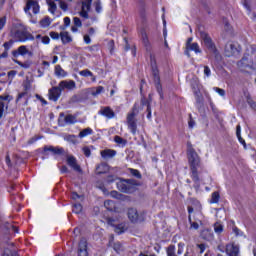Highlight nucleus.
<instances>
[{"label": "nucleus", "mask_w": 256, "mask_h": 256, "mask_svg": "<svg viewBox=\"0 0 256 256\" xmlns=\"http://www.w3.org/2000/svg\"><path fill=\"white\" fill-rule=\"evenodd\" d=\"M55 75L56 77H67V73L63 70L61 65L55 66Z\"/></svg>", "instance_id": "obj_25"}, {"label": "nucleus", "mask_w": 256, "mask_h": 256, "mask_svg": "<svg viewBox=\"0 0 256 256\" xmlns=\"http://www.w3.org/2000/svg\"><path fill=\"white\" fill-rule=\"evenodd\" d=\"M49 11L52 13V15H55V11H57V4L53 1H48Z\"/></svg>", "instance_id": "obj_33"}, {"label": "nucleus", "mask_w": 256, "mask_h": 256, "mask_svg": "<svg viewBox=\"0 0 256 256\" xmlns=\"http://www.w3.org/2000/svg\"><path fill=\"white\" fill-rule=\"evenodd\" d=\"M14 41L10 40L8 42L4 43V49H6V51H9V49L11 48V46L13 45Z\"/></svg>", "instance_id": "obj_56"}, {"label": "nucleus", "mask_w": 256, "mask_h": 256, "mask_svg": "<svg viewBox=\"0 0 256 256\" xmlns=\"http://www.w3.org/2000/svg\"><path fill=\"white\" fill-rule=\"evenodd\" d=\"M62 117H64V123H66V125H74V123H77V117L71 114L65 116L64 113H60V119H62Z\"/></svg>", "instance_id": "obj_19"}, {"label": "nucleus", "mask_w": 256, "mask_h": 256, "mask_svg": "<svg viewBox=\"0 0 256 256\" xmlns=\"http://www.w3.org/2000/svg\"><path fill=\"white\" fill-rule=\"evenodd\" d=\"M101 115H104V117H107L108 119H113L115 117V112L109 108L105 107L102 110H100Z\"/></svg>", "instance_id": "obj_21"}, {"label": "nucleus", "mask_w": 256, "mask_h": 256, "mask_svg": "<svg viewBox=\"0 0 256 256\" xmlns=\"http://www.w3.org/2000/svg\"><path fill=\"white\" fill-rule=\"evenodd\" d=\"M25 97H27V92H21L20 94H18V97L16 99V103H19V101H21Z\"/></svg>", "instance_id": "obj_55"}, {"label": "nucleus", "mask_w": 256, "mask_h": 256, "mask_svg": "<svg viewBox=\"0 0 256 256\" xmlns=\"http://www.w3.org/2000/svg\"><path fill=\"white\" fill-rule=\"evenodd\" d=\"M204 75L205 77H211V68L209 66H204Z\"/></svg>", "instance_id": "obj_53"}, {"label": "nucleus", "mask_w": 256, "mask_h": 256, "mask_svg": "<svg viewBox=\"0 0 256 256\" xmlns=\"http://www.w3.org/2000/svg\"><path fill=\"white\" fill-rule=\"evenodd\" d=\"M54 1H59L60 9H62V11H67L68 5L63 0H54ZM69 1H73V0H69Z\"/></svg>", "instance_id": "obj_42"}, {"label": "nucleus", "mask_w": 256, "mask_h": 256, "mask_svg": "<svg viewBox=\"0 0 256 256\" xmlns=\"http://www.w3.org/2000/svg\"><path fill=\"white\" fill-rule=\"evenodd\" d=\"M202 239H205V241H213V232H211L210 229H204L201 232Z\"/></svg>", "instance_id": "obj_23"}, {"label": "nucleus", "mask_w": 256, "mask_h": 256, "mask_svg": "<svg viewBox=\"0 0 256 256\" xmlns=\"http://www.w3.org/2000/svg\"><path fill=\"white\" fill-rule=\"evenodd\" d=\"M184 248H185V243L183 242L178 243L177 255H182Z\"/></svg>", "instance_id": "obj_48"}, {"label": "nucleus", "mask_w": 256, "mask_h": 256, "mask_svg": "<svg viewBox=\"0 0 256 256\" xmlns=\"http://www.w3.org/2000/svg\"><path fill=\"white\" fill-rule=\"evenodd\" d=\"M214 231L217 235H221L223 233V225L219 222L214 223Z\"/></svg>", "instance_id": "obj_30"}, {"label": "nucleus", "mask_w": 256, "mask_h": 256, "mask_svg": "<svg viewBox=\"0 0 256 256\" xmlns=\"http://www.w3.org/2000/svg\"><path fill=\"white\" fill-rule=\"evenodd\" d=\"M72 211H73V213H76V215H79V213H81L83 211V206L79 203H75L73 205Z\"/></svg>", "instance_id": "obj_31"}, {"label": "nucleus", "mask_w": 256, "mask_h": 256, "mask_svg": "<svg viewBox=\"0 0 256 256\" xmlns=\"http://www.w3.org/2000/svg\"><path fill=\"white\" fill-rule=\"evenodd\" d=\"M94 7H95L96 13H101V11H103V6H101V0H96L94 2Z\"/></svg>", "instance_id": "obj_37"}, {"label": "nucleus", "mask_w": 256, "mask_h": 256, "mask_svg": "<svg viewBox=\"0 0 256 256\" xmlns=\"http://www.w3.org/2000/svg\"><path fill=\"white\" fill-rule=\"evenodd\" d=\"M197 247L200 250V254L205 253V244H197Z\"/></svg>", "instance_id": "obj_63"}, {"label": "nucleus", "mask_w": 256, "mask_h": 256, "mask_svg": "<svg viewBox=\"0 0 256 256\" xmlns=\"http://www.w3.org/2000/svg\"><path fill=\"white\" fill-rule=\"evenodd\" d=\"M225 253L228 256H239V246L234 243L227 244Z\"/></svg>", "instance_id": "obj_13"}, {"label": "nucleus", "mask_w": 256, "mask_h": 256, "mask_svg": "<svg viewBox=\"0 0 256 256\" xmlns=\"http://www.w3.org/2000/svg\"><path fill=\"white\" fill-rule=\"evenodd\" d=\"M210 203H219V192L212 193Z\"/></svg>", "instance_id": "obj_41"}, {"label": "nucleus", "mask_w": 256, "mask_h": 256, "mask_svg": "<svg viewBox=\"0 0 256 256\" xmlns=\"http://www.w3.org/2000/svg\"><path fill=\"white\" fill-rule=\"evenodd\" d=\"M141 105L142 107L147 106V109H149V107H151V102L147 100V98L143 97L141 98Z\"/></svg>", "instance_id": "obj_43"}, {"label": "nucleus", "mask_w": 256, "mask_h": 256, "mask_svg": "<svg viewBox=\"0 0 256 256\" xmlns=\"http://www.w3.org/2000/svg\"><path fill=\"white\" fill-rule=\"evenodd\" d=\"M104 207L108 210V211H113V209H115V202H113L112 200H106L104 202Z\"/></svg>", "instance_id": "obj_29"}, {"label": "nucleus", "mask_w": 256, "mask_h": 256, "mask_svg": "<svg viewBox=\"0 0 256 256\" xmlns=\"http://www.w3.org/2000/svg\"><path fill=\"white\" fill-rule=\"evenodd\" d=\"M251 0H244L243 5L247 11H251V5L249 4Z\"/></svg>", "instance_id": "obj_58"}, {"label": "nucleus", "mask_w": 256, "mask_h": 256, "mask_svg": "<svg viewBox=\"0 0 256 256\" xmlns=\"http://www.w3.org/2000/svg\"><path fill=\"white\" fill-rule=\"evenodd\" d=\"M5 107L7 109V105H5V102L0 101V119L3 117V111H5Z\"/></svg>", "instance_id": "obj_51"}, {"label": "nucleus", "mask_w": 256, "mask_h": 256, "mask_svg": "<svg viewBox=\"0 0 256 256\" xmlns=\"http://www.w3.org/2000/svg\"><path fill=\"white\" fill-rule=\"evenodd\" d=\"M41 27H49L51 25V20L46 17L40 21Z\"/></svg>", "instance_id": "obj_38"}, {"label": "nucleus", "mask_w": 256, "mask_h": 256, "mask_svg": "<svg viewBox=\"0 0 256 256\" xmlns=\"http://www.w3.org/2000/svg\"><path fill=\"white\" fill-rule=\"evenodd\" d=\"M108 49H109L110 53H113V51L115 50V41L110 40L108 42Z\"/></svg>", "instance_id": "obj_52"}, {"label": "nucleus", "mask_w": 256, "mask_h": 256, "mask_svg": "<svg viewBox=\"0 0 256 256\" xmlns=\"http://www.w3.org/2000/svg\"><path fill=\"white\" fill-rule=\"evenodd\" d=\"M58 87L61 89V91H65V89H68V91H71L73 89H75L76 85H75V81L73 80H63L59 83Z\"/></svg>", "instance_id": "obj_15"}, {"label": "nucleus", "mask_w": 256, "mask_h": 256, "mask_svg": "<svg viewBox=\"0 0 256 256\" xmlns=\"http://www.w3.org/2000/svg\"><path fill=\"white\" fill-rule=\"evenodd\" d=\"M197 105H203V96H200L198 92H195Z\"/></svg>", "instance_id": "obj_46"}, {"label": "nucleus", "mask_w": 256, "mask_h": 256, "mask_svg": "<svg viewBox=\"0 0 256 256\" xmlns=\"http://www.w3.org/2000/svg\"><path fill=\"white\" fill-rule=\"evenodd\" d=\"M114 231H115V233H117L118 235H121V233H125V225H124V224H118V225H116Z\"/></svg>", "instance_id": "obj_35"}, {"label": "nucleus", "mask_w": 256, "mask_h": 256, "mask_svg": "<svg viewBox=\"0 0 256 256\" xmlns=\"http://www.w3.org/2000/svg\"><path fill=\"white\" fill-rule=\"evenodd\" d=\"M239 53V49L233 43H227L225 46V55L226 57H233V55H237Z\"/></svg>", "instance_id": "obj_12"}, {"label": "nucleus", "mask_w": 256, "mask_h": 256, "mask_svg": "<svg viewBox=\"0 0 256 256\" xmlns=\"http://www.w3.org/2000/svg\"><path fill=\"white\" fill-rule=\"evenodd\" d=\"M91 3H93V0H82L80 17H83L84 19H89V11H91Z\"/></svg>", "instance_id": "obj_7"}, {"label": "nucleus", "mask_w": 256, "mask_h": 256, "mask_svg": "<svg viewBox=\"0 0 256 256\" xmlns=\"http://www.w3.org/2000/svg\"><path fill=\"white\" fill-rule=\"evenodd\" d=\"M236 135H237V138L239 139V141H241V126L238 125L236 127Z\"/></svg>", "instance_id": "obj_61"}, {"label": "nucleus", "mask_w": 256, "mask_h": 256, "mask_svg": "<svg viewBox=\"0 0 256 256\" xmlns=\"http://www.w3.org/2000/svg\"><path fill=\"white\" fill-rule=\"evenodd\" d=\"M61 88L59 86L52 87L48 92V97L50 101H59V97H61Z\"/></svg>", "instance_id": "obj_10"}, {"label": "nucleus", "mask_w": 256, "mask_h": 256, "mask_svg": "<svg viewBox=\"0 0 256 256\" xmlns=\"http://www.w3.org/2000/svg\"><path fill=\"white\" fill-rule=\"evenodd\" d=\"M217 249L220 251V253H225L226 246L223 244H218Z\"/></svg>", "instance_id": "obj_62"}, {"label": "nucleus", "mask_w": 256, "mask_h": 256, "mask_svg": "<svg viewBox=\"0 0 256 256\" xmlns=\"http://www.w3.org/2000/svg\"><path fill=\"white\" fill-rule=\"evenodd\" d=\"M82 151H83L85 157H91V148H89V146L83 147Z\"/></svg>", "instance_id": "obj_44"}, {"label": "nucleus", "mask_w": 256, "mask_h": 256, "mask_svg": "<svg viewBox=\"0 0 256 256\" xmlns=\"http://www.w3.org/2000/svg\"><path fill=\"white\" fill-rule=\"evenodd\" d=\"M130 173L131 175H133V177H136L137 179H141V173L138 170L130 169Z\"/></svg>", "instance_id": "obj_49"}, {"label": "nucleus", "mask_w": 256, "mask_h": 256, "mask_svg": "<svg viewBox=\"0 0 256 256\" xmlns=\"http://www.w3.org/2000/svg\"><path fill=\"white\" fill-rule=\"evenodd\" d=\"M100 155L103 159H113V157H115V155H117V151L111 150V149H106V150H102L100 152Z\"/></svg>", "instance_id": "obj_20"}, {"label": "nucleus", "mask_w": 256, "mask_h": 256, "mask_svg": "<svg viewBox=\"0 0 256 256\" xmlns=\"http://www.w3.org/2000/svg\"><path fill=\"white\" fill-rule=\"evenodd\" d=\"M10 37L15 39V41H19L21 43H25V41H33L35 37L27 31V28L23 25H15L10 31Z\"/></svg>", "instance_id": "obj_2"}, {"label": "nucleus", "mask_w": 256, "mask_h": 256, "mask_svg": "<svg viewBox=\"0 0 256 256\" xmlns=\"http://www.w3.org/2000/svg\"><path fill=\"white\" fill-rule=\"evenodd\" d=\"M127 215H128V219H130L132 223H137V221H141V218L139 217V213L135 208H129Z\"/></svg>", "instance_id": "obj_16"}, {"label": "nucleus", "mask_w": 256, "mask_h": 256, "mask_svg": "<svg viewBox=\"0 0 256 256\" xmlns=\"http://www.w3.org/2000/svg\"><path fill=\"white\" fill-rule=\"evenodd\" d=\"M142 41L144 47H146V51H151V43H149V38L147 37V33L142 32Z\"/></svg>", "instance_id": "obj_24"}, {"label": "nucleus", "mask_w": 256, "mask_h": 256, "mask_svg": "<svg viewBox=\"0 0 256 256\" xmlns=\"http://www.w3.org/2000/svg\"><path fill=\"white\" fill-rule=\"evenodd\" d=\"M79 75H81L82 77H93V72L86 69L80 71Z\"/></svg>", "instance_id": "obj_39"}, {"label": "nucleus", "mask_w": 256, "mask_h": 256, "mask_svg": "<svg viewBox=\"0 0 256 256\" xmlns=\"http://www.w3.org/2000/svg\"><path fill=\"white\" fill-rule=\"evenodd\" d=\"M0 101H8V103H9V101H13V96H11V95H1L0 96Z\"/></svg>", "instance_id": "obj_50"}, {"label": "nucleus", "mask_w": 256, "mask_h": 256, "mask_svg": "<svg viewBox=\"0 0 256 256\" xmlns=\"http://www.w3.org/2000/svg\"><path fill=\"white\" fill-rule=\"evenodd\" d=\"M5 23H7V18L6 17L0 18V31L5 27Z\"/></svg>", "instance_id": "obj_57"}, {"label": "nucleus", "mask_w": 256, "mask_h": 256, "mask_svg": "<svg viewBox=\"0 0 256 256\" xmlns=\"http://www.w3.org/2000/svg\"><path fill=\"white\" fill-rule=\"evenodd\" d=\"M198 33H199L200 38L202 39L205 47H207V49H209L210 51H213V53H215V51H217V49L215 48V44L213 43L211 36H209V34L206 31L201 30V28L198 30Z\"/></svg>", "instance_id": "obj_4"}, {"label": "nucleus", "mask_w": 256, "mask_h": 256, "mask_svg": "<svg viewBox=\"0 0 256 256\" xmlns=\"http://www.w3.org/2000/svg\"><path fill=\"white\" fill-rule=\"evenodd\" d=\"M73 23L75 27H82L83 23L81 22V19L78 17L73 18Z\"/></svg>", "instance_id": "obj_45"}, {"label": "nucleus", "mask_w": 256, "mask_h": 256, "mask_svg": "<svg viewBox=\"0 0 256 256\" xmlns=\"http://www.w3.org/2000/svg\"><path fill=\"white\" fill-rule=\"evenodd\" d=\"M105 88L103 86H98L95 91H92L93 97H97V95H101Z\"/></svg>", "instance_id": "obj_40"}, {"label": "nucleus", "mask_w": 256, "mask_h": 256, "mask_svg": "<svg viewBox=\"0 0 256 256\" xmlns=\"http://www.w3.org/2000/svg\"><path fill=\"white\" fill-rule=\"evenodd\" d=\"M112 247L116 253H121V251H123V244H121V242L113 243Z\"/></svg>", "instance_id": "obj_34"}, {"label": "nucleus", "mask_w": 256, "mask_h": 256, "mask_svg": "<svg viewBox=\"0 0 256 256\" xmlns=\"http://www.w3.org/2000/svg\"><path fill=\"white\" fill-rule=\"evenodd\" d=\"M13 57H19V55L25 56V55H32L31 52L27 49V46H20L18 49L12 51Z\"/></svg>", "instance_id": "obj_17"}, {"label": "nucleus", "mask_w": 256, "mask_h": 256, "mask_svg": "<svg viewBox=\"0 0 256 256\" xmlns=\"http://www.w3.org/2000/svg\"><path fill=\"white\" fill-rule=\"evenodd\" d=\"M31 9L33 10L34 15H37L39 13V3L33 0H28L26 3V6L24 7L25 13H28L31 17Z\"/></svg>", "instance_id": "obj_9"}, {"label": "nucleus", "mask_w": 256, "mask_h": 256, "mask_svg": "<svg viewBox=\"0 0 256 256\" xmlns=\"http://www.w3.org/2000/svg\"><path fill=\"white\" fill-rule=\"evenodd\" d=\"M89 135H93V129L86 128V129H83L82 131H80L78 137H80V139H83L84 137H87Z\"/></svg>", "instance_id": "obj_26"}, {"label": "nucleus", "mask_w": 256, "mask_h": 256, "mask_svg": "<svg viewBox=\"0 0 256 256\" xmlns=\"http://www.w3.org/2000/svg\"><path fill=\"white\" fill-rule=\"evenodd\" d=\"M61 41L62 43H71L72 39L71 36H69L68 32H62L60 33Z\"/></svg>", "instance_id": "obj_27"}, {"label": "nucleus", "mask_w": 256, "mask_h": 256, "mask_svg": "<svg viewBox=\"0 0 256 256\" xmlns=\"http://www.w3.org/2000/svg\"><path fill=\"white\" fill-rule=\"evenodd\" d=\"M240 69H253V59L249 57V54H245L238 62Z\"/></svg>", "instance_id": "obj_8"}, {"label": "nucleus", "mask_w": 256, "mask_h": 256, "mask_svg": "<svg viewBox=\"0 0 256 256\" xmlns=\"http://www.w3.org/2000/svg\"><path fill=\"white\" fill-rule=\"evenodd\" d=\"M78 256H89L87 252V239L82 238L78 245Z\"/></svg>", "instance_id": "obj_14"}, {"label": "nucleus", "mask_w": 256, "mask_h": 256, "mask_svg": "<svg viewBox=\"0 0 256 256\" xmlns=\"http://www.w3.org/2000/svg\"><path fill=\"white\" fill-rule=\"evenodd\" d=\"M109 171V165L107 163H101L96 167V174L97 175H103Z\"/></svg>", "instance_id": "obj_22"}, {"label": "nucleus", "mask_w": 256, "mask_h": 256, "mask_svg": "<svg viewBox=\"0 0 256 256\" xmlns=\"http://www.w3.org/2000/svg\"><path fill=\"white\" fill-rule=\"evenodd\" d=\"M224 29L227 32L231 31V25L229 24V22L227 20H224Z\"/></svg>", "instance_id": "obj_60"}, {"label": "nucleus", "mask_w": 256, "mask_h": 256, "mask_svg": "<svg viewBox=\"0 0 256 256\" xmlns=\"http://www.w3.org/2000/svg\"><path fill=\"white\" fill-rule=\"evenodd\" d=\"M186 49H189L190 51H194L195 53H201V48H199L198 43H192Z\"/></svg>", "instance_id": "obj_28"}, {"label": "nucleus", "mask_w": 256, "mask_h": 256, "mask_svg": "<svg viewBox=\"0 0 256 256\" xmlns=\"http://www.w3.org/2000/svg\"><path fill=\"white\" fill-rule=\"evenodd\" d=\"M138 185L135 179H123L117 182V188L121 193H135Z\"/></svg>", "instance_id": "obj_3"}, {"label": "nucleus", "mask_w": 256, "mask_h": 256, "mask_svg": "<svg viewBox=\"0 0 256 256\" xmlns=\"http://www.w3.org/2000/svg\"><path fill=\"white\" fill-rule=\"evenodd\" d=\"M50 37L52 39H59V33H57V32H50Z\"/></svg>", "instance_id": "obj_64"}, {"label": "nucleus", "mask_w": 256, "mask_h": 256, "mask_svg": "<svg viewBox=\"0 0 256 256\" xmlns=\"http://www.w3.org/2000/svg\"><path fill=\"white\" fill-rule=\"evenodd\" d=\"M51 41V39L49 38V36H44L42 37V40L41 42L44 44V45H49V42Z\"/></svg>", "instance_id": "obj_59"}, {"label": "nucleus", "mask_w": 256, "mask_h": 256, "mask_svg": "<svg viewBox=\"0 0 256 256\" xmlns=\"http://www.w3.org/2000/svg\"><path fill=\"white\" fill-rule=\"evenodd\" d=\"M114 141L115 143H117V145H122V147H124V145H127V140L123 139L120 136H115Z\"/></svg>", "instance_id": "obj_36"}, {"label": "nucleus", "mask_w": 256, "mask_h": 256, "mask_svg": "<svg viewBox=\"0 0 256 256\" xmlns=\"http://www.w3.org/2000/svg\"><path fill=\"white\" fill-rule=\"evenodd\" d=\"M137 105H134L132 112L128 114L127 116V123L129 129H131L132 133H135L137 131V122L135 121V117H137Z\"/></svg>", "instance_id": "obj_5"}, {"label": "nucleus", "mask_w": 256, "mask_h": 256, "mask_svg": "<svg viewBox=\"0 0 256 256\" xmlns=\"http://www.w3.org/2000/svg\"><path fill=\"white\" fill-rule=\"evenodd\" d=\"M187 157L188 163L190 165L191 178L192 181L196 184V187H199V168L201 167V157L197 154V151L193 149L191 142L187 143Z\"/></svg>", "instance_id": "obj_1"}, {"label": "nucleus", "mask_w": 256, "mask_h": 256, "mask_svg": "<svg viewBox=\"0 0 256 256\" xmlns=\"http://www.w3.org/2000/svg\"><path fill=\"white\" fill-rule=\"evenodd\" d=\"M184 256H195V248H193V246H191V245H188L186 247V252H185Z\"/></svg>", "instance_id": "obj_32"}, {"label": "nucleus", "mask_w": 256, "mask_h": 256, "mask_svg": "<svg viewBox=\"0 0 256 256\" xmlns=\"http://www.w3.org/2000/svg\"><path fill=\"white\" fill-rule=\"evenodd\" d=\"M67 163H68L69 167H72V169H74V171L81 172V166H79V164H77V159L75 157L68 156Z\"/></svg>", "instance_id": "obj_18"}, {"label": "nucleus", "mask_w": 256, "mask_h": 256, "mask_svg": "<svg viewBox=\"0 0 256 256\" xmlns=\"http://www.w3.org/2000/svg\"><path fill=\"white\" fill-rule=\"evenodd\" d=\"M43 151L46 155H48L47 152L52 153V155H63L65 153L63 148L55 146H44Z\"/></svg>", "instance_id": "obj_11"}, {"label": "nucleus", "mask_w": 256, "mask_h": 256, "mask_svg": "<svg viewBox=\"0 0 256 256\" xmlns=\"http://www.w3.org/2000/svg\"><path fill=\"white\" fill-rule=\"evenodd\" d=\"M214 91H216V93H219V95L221 97H225V90L224 89H221V88H218V87H214Z\"/></svg>", "instance_id": "obj_54"}, {"label": "nucleus", "mask_w": 256, "mask_h": 256, "mask_svg": "<svg viewBox=\"0 0 256 256\" xmlns=\"http://www.w3.org/2000/svg\"><path fill=\"white\" fill-rule=\"evenodd\" d=\"M189 223H190L191 229H199V223L198 222H193L191 220V215H189Z\"/></svg>", "instance_id": "obj_47"}, {"label": "nucleus", "mask_w": 256, "mask_h": 256, "mask_svg": "<svg viewBox=\"0 0 256 256\" xmlns=\"http://www.w3.org/2000/svg\"><path fill=\"white\" fill-rule=\"evenodd\" d=\"M152 75L154 77V83L157 89V92L159 93L160 97H163V88L161 86V78L159 77V70H157V67L152 66Z\"/></svg>", "instance_id": "obj_6"}]
</instances>
